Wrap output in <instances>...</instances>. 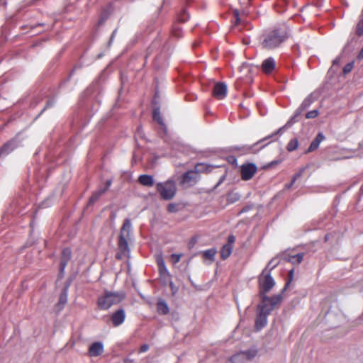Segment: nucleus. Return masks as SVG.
<instances>
[{
    "instance_id": "5fc2aeb1",
    "label": "nucleus",
    "mask_w": 363,
    "mask_h": 363,
    "mask_svg": "<svg viewBox=\"0 0 363 363\" xmlns=\"http://www.w3.org/2000/svg\"><path fill=\"white\" fill-rule=\"evenodd\" d=\"M235 241V238L233 235H230L228 238V243L226 245H230V246H233V244Z\"/></svg>"
},
{
    "instance_id": "0eeeda50",
    "label": "nucleus",
    "mask_w": 363,
    "mask_h": 363,
    "mask_svg": "<svg viewBox=\"0 0 363 363\" xmlns=\"http://www.w3.org/2000/svg\"><path fill=\"white\" fill-rule=\"evenodd\" d=\"M271 313L270 309L264 305H257V314L255 319V328L257 331L262 330L267 324V317Z\"/></svg>"
},
{
    "instance_id": "423d86ee",
    "label": "nucleus",
    "mask_w": 363,
    "mask_h": 363,
    "mask_svg": "<svg viewBox=\"0 0 363 363\" xmlns=\"http://www.w3.org/2000/svg\"><path fill=\"white\" fill-rule=\"evenodd\" d=\"M318 96L315 92L311 93L301 103L299 107L295 111L294 115L290 118V122L297 123L300 121L302 113L306 111L309 106L317 99Z\"/></svg>"
},
{
    "instance_id": "412c9836",
    "label": "nucleus",
    "mask_w": 363,
    "mask_h": 363,
    "mask_svg": "<svg viewBox=\"0 0 363 363\" xmlns=\"http://www.w3.org/2000/svg\"><path fill=\"white\" fill-rule=\"evenodd\" d=\"M104 194H105V189H99L93 192L91 196L88 201L86 208L88 209L90 206H93L96 202H97Z\"/></svg>"
},
{
    "instance_id": "c85d7f7f",
    "label": "nucleus",
    "mask_w": 363,
    "mask_h": 363,
    "mask_svg": "<svg viewBox=\"0 0 363 363\" xmlns=\"http://www.w3.org/2000/svg\"><path fill=\"white\" fill-rule=\"evenodd\" d=\"M289 122H290V119L286 122V123L284 126L279 128L276 132L273 133L271 135H269L267 137L263 138L262 140H264V142L267 141V140H269L270 138H272L273 137H274L275 135H277L278 134H279V135L282 134L284 129L290 128L291 125H293L295 123H289V125H288Z\"/></svg>"
},
{
    "instance_id": "473e14b6",
    "label": "nucleus",
    "mask_w": 363,
    "mask_h": 363,
    "mask_svg": "<svg viewBox=\"0 0 363 363\" xmlns=\"http://www.w3.org/2000/svg\"><path fill=\"white\" fill-rule=\"evenodd\" d=\"M190 18V15L186 9H182V11L177 16V21L180 23H185Z\"/></svg>"
},
{
    "instance_id": "72a5a7b5",
    "label": "nucleus",
    "mask_w": 363,
    "mask_h": 363,
    "mask_svg": "<svg viewBox=\"0 0 363 363\" xmlns=\"http://www.w3.org/2000/svg\"><path fill=\"white\" fill-rule=\"evenodd\" d=\"M298 146V141L296 138L291 139L286 145V150L289 152L294 151Z\"/></svg>"
},
{
    "instance_id": "f03ea898",
    "label": "nucleus",
    "mask_w": 363,
    "mask_h": 363,
    "mask_svg": "<svg viewBox=\"0 0 363 363\" xmlns=\"http://www.w3.org/2000/svg\"><path fill=\"white\" fill-rule=\"evenodd\" d=\"M131 230V222L130 220L126 218L121 227L118 247V252L116 255L117 259H123L125 257H129L130 248L128 243V239L130 237Z\"/></svg>"
},
{
    "instance_id": "49530a36",
    "label": "nucleus",
    "mask_w": 363,
    "mask_h": 363,
    "mask_svg": "<svg viewBox=\"0 0 363 363\" xmlns=\"http://www.w3.org/2000/svg\"><path fill=\"white\" fill-rule=\"evenodd\" d=\"M252 208H253L252 204L246 205L240 211V212L238 213V215H241L242 213L248 212L249 211L252 209Z\"/></svg>"
},
{
    "instance_id": "9b49d317",
    "label": "nucleus",
    "mask_w": 363,
    "mask_h": 363,
    "mask_svg": "<svg viewBox=\"0 0 363 363\" xmlns=\"http://www.w3.org/2000/svg\"><path fill=\"white\" fill-rule=\"evenodd\" d=\"M257 170V165L255 163L243 164L240 167L241 178L244 181H248L252 178Z\"/></svg>"
},
{
    "instance_id": "c03bdc74",
    "label": "nucleus",
    "mask_w": 363,
    "mask_h": 363,
    "mask_svg": "<svg viewBox=\"0 0 363 363\" xmlns=\"http://www.w3.org/2000/svg\"><path fill=\"white\" fill-rule=\"evenodd\" d=\"M167 210L169 213H176L178 211V205L171 203L167 206Z\"/></svg>"
},
{
    "instance_id": "7ed1b4c3",
    "label": "nucleus",
    "mask_w": 363,
    "mask_h": 363,
    "mask_svg": "<svg viewBox=\"0 0 363 363\" xmlns=\"http://www.w3.org/2000/svg\"><path fill=\"white\" fill-rule=\"evenodd\" d=\"M125 298L122 292L105 291L104 295L98 298V306L101 310H107L113 305L121 303Z\"/></svg>"
},
{
    "instance_id": "0e129e2a",
    "label": "nucleus",
    "mask_w": 363,
    "mask_h": 363,
    "mask_svg": "<svg viewBox=\"0 0 363 363\" xmlns=\"http://www.w3.org/2000/svg\"><path fill=\"white\" fill-rule=\"evenodd\" d=\"M162 6H160L158 10L157 11V12L155 13V18H157L161 12V10H162Z\"/></svg>"
},
{
    "instance_id": "a211bd4d",
    "label": "nucleus",
    "mask_w": 363,
    "mask_h": 363,
    "mask_svg": "<svg viewBox=\"0 0 363 363\" xmlns=\"http://www.w3.org/2000/svg\"><path fill=\"white\" fill-rule=\"evenodd\" d=\"M152 118L159 125H160L164 133L167 134V126L164 122L163 118L161 115L160 107L157 106L156 108H153Z\"/></svg>"
},
{
    "instance_id": "cd10ccee",
    "label": "nucleus",
    "mask_w": 363,
    "mask_h": 363,
    "mask_svg": "<svg viewBox=\"0 0 363 363\" xmlns=\"http://www.w3.org/2000/svg\"><path fill=\"white\" fill-rule=\"evenodd\" d=\"M157 311L161 315H166L169 313V307L164 300L160 299L157 302Z\"/></svg>"
},
{
    "instance_id": "393cba45",
    "label": "nucleus",
    "mask_w": 363,
    "mask_h": 363,
    "mask_svg": "<svg viewBox=\"0 0 363 363\" xmlns=\"http://www.w3.org/2000/svg\"><path fill=\"white\" fill-rule=\"evenodd\" d=\"M211 168L212 166H210L207 164L197 163L195 165L194 169L192 170L194 171V172H196V174L200 175L201 173L210 172Z\"/></svg>"
},
{
    "instance_id": "338daca9",
    "label": "nucleus",
    "mask_w": 363,
    "mask_h": 363,
    "mask_svg": "<svg viewBox=\"0 0 363 363\" xmlns=\"http://www.w3.org/2000/svg\"><path fill=\"white\" fill-rule=\"evenodd\" d=\"M294 184V183H292V181H291V183L286 184L285 185L286 189H290L293 186Z\"/></svg>"
},
{
    "instance_id": "8fccbe9b",
    "label": "nucleus",
    "mask_w": 363,
    "mask_h": 363,
    "mask_svg": "<svg viewBox=\"0 0 363 363\" xmlns=\"http://www.w3.org/2000/svg\"><path fill=\"white\" fill-rule=\"evenodd\" d=\"M279 256L280 259H281L283 260H285V261L289 262V259H291V255H289L286 254V252H283V253L279 255Z\"/></svg>"
},
{
    "instance_id": "20e7f679",
    "label": "nucleus",
    "mask_w": 363,
    "mask_h": 363,
    "mask_svg": "<svg viewBox=\"0 0 363 363\" xmlns=\"http://www.w3.org/2000/svg\"><path fill=\"white\" fill-rule=\"evenodd\" d=\"M275 286V281L269 272L263 273L259 277V296L260 299H267V294Z\"/></svg>"
},
{
    "instance_id": "de8ad7c7",
    "label": "nucleus",
    "mask_w": 363,
    "mask_h": 363,
    "mask_svg": "<svg viewBox=\"0 0 363 363\" xmlns=\"http://www.w3.org/2000/svg\"><path fill=\"white\" fill-rule=\"evenodd\" d=\"M281 162V160H273L271 162L268 163L264 167V169H269L274 167V166L279 164Z\"/></svg>"
},
{
    "instance_id": "dca6fc26",
    "label": "nucleus",
    "mask_w": 363,
    "mask_h": 363,
    "mask_svg": "<svg viewBox=\"0 0 363 363\" xmlns=\"http://www.w3.org/2000/svg\"><path fill=\"white\" fill-rule=\"evenodd\" d=\"M125 318V311L122 308L115 311L111 317L112 323L115 327L121 325L124 322Z\"/></svg>"
},
{
    "instance_id": "69168bd1",
    "label": "nucleus",
    "mask_w": 363,
    "mask_h": 363,
    "mask_svg": "<svg viewBox=\"0 0 363 363\" xmlns=\"http://www.w3.org/2000/svg\"><path fill=\"white\" fill-rule=\"evenodd\" d=\"M340 57H336V58L333 60V65L338 64V63H339V62H340Z\"/></svg>"
},
{
    "instance_id": "1a4fd4ad",
    "label": "nucleus",
    "mask_w": 363,
    "mask_h": 363,
    "mask_svg": "<svg viewBox=\"0 0 363 363\" xmlns=\"http://www.w3.org/2000/svg\"><path fill=\"white\" fill-rule=\"evenodd\" d=\"M21 141L16 135L5 143L0 148V159L5 157L21 146Z\"/></svg>"
},
{
    "instance_id": "79ce46f5",
    "label": "nucleus",
    "mask_w": 363,
    "mask_h": 363,
    "mask_svg": "<svg viewBox=\"0 0 363 363\" xmlns=\"http://www.w3.org/2000/svg\"><path fill=\"white\" fill-rule=\"evenodd\" d=\"M135 140H137L138 138H140L141 139H145V135L143 130V128L141 126H138L135 135Z\"/></svg>"
},
{
    "instance_id": "e433bc0d",
    "label": "nucleus",
    "mask_w": 363,
    "mask_h": 363,
    "mask_svg": "<svg viewBox=\"0 0 363 363\" xmlns=\"http://www.w3.org/2000/svg\"><path fill=\"white\" fill-rule=\"evenodd\" d=\"M293 277H294V269H291L289 272L288 280L285 283L284 288L281 289V293H284L287 290V289L289 288V286L291 284V281L293 280Z\"/></svg>"
},
{
    "instance_id": "bb28decb",
    "label": "nucleus",
    "mask_w": 363,
    "mask_h": 363,
    "mask_svg": "<svg viewBox=\"0 0 363 363\" xmlns=\"http://www.w3.org/2000/svg\"><path fill=\"white\" fill-rule=\"evenodd\" d=\"M160 45H161V42L160 40L157 39V40H154L152 43V44L147 49V54L145 56V59H147L148 56L151 55L155 51L158 50V49L160 48Z\"/></svg>"
},
{
    "instance_id": "774afa93",
    "label": "nucleus",
    "mask_w": 363,
    "mask_h": 363,
    "mask_svg": "<svg viewBox=\"0 0 363 363\" xmlns=\"http://www.w3.org/2000/svg\"><path fill=\"white\" fill-rule=\"evenodd\" d=\"M47 202H48V201H43V202L41 203L40 206H41L42 208H45V207H46V206H47V205H46V203H47Z\"/></svg>"
},
{
    "instance_id": "58836bf2",
    "label": "nucleus",
    "mask_w": 363,
    "mask_h": 363,
    "mask_svg": "<svg viewBox=\"0 0 363 363\" xmlns=\"http://www.w3.org/2000/svg\"><path fill=\"white\" fill-rule=\"evenodd\" d=\"M172 33L174 37L179 38L182 36V30L179 26L174 24L172 30Z\"/></svg>"
},
{
    "instance_id": "13d9d810",
    "label": "nucleus",
    "mask_w": 363,
    "mask_h": 363,
    "mask_svg": "<svg viewBox=\"0 0 363 363\" xmlns=\"http://www.w3.org/2000/svg\"><path fill=\"white\" fill-rule=\"evenodd\" d=\"M228 161H229L230 162H231L232 164H236V165H237V159H236V157H234V156H230V157H229V158H228Z\"/></svg>"
},
{
    "instance_id": "a19ab883",
    "label": "nucleus",
    "mask_w": 363,
    "mask_h": 363,
    "mask_svg": "<svg viewBox=\"0 0 363 363\" xmlns=\"http://www.w3.org/2000/svg\"><path fill=\"white\" fill-rule=\"evenodd\" d=\"M319 111L318 109H314L313 111H308L306 114V118H315L318 116Z\"/></svg>"
},
{
    "instance_id": "7c9ffc66",
    "label": "nucleus",
    "mask_w": 363,
    "mask_h": 363,
    "mask_svg": "<svg viewBox=\"0 0 363 363\" xmlns=\"http://www.w3.org/2000/svg\"><path fill=\"white\" fill-rule=\"evenodd\" d=\"M68 286H65L60 295L58 305L64 306L67 301Z\"/></svg>"
},
{
    "instance_id": "052dcab7",
    "label": "nucleus",
    "mask_w": 363,
    "mask_h": 363,
    "mask_svg": "<svg viewBox=\"0 0 363 363\" xmlns=\"http://www.w3.org/2000/svg\"><path fill=\"white\" fill-rule=\"evenodd\" d=\"M170 277H167V276H165V277L164 278H161V280H162V282L164 285H167V281H168V278H169Z\"/></svg>"
},
{
    "instance_id": "e2e57ef3",
    "label": "nucleus",
    "mask_w": 363,
    "mask_h": 363,
    "mask_svg": "<svg viewBox=\"0 0 363 363\" xmlns=\"http://www.w3.org/2000/svg\"><path fill=\"white\" fill-rule=\"evenodd\" d=\"M331 237H332V234H330V233H328V234H326V235H325V238H324L325 242H328V241H329Z\"/></svg>"
},
{
    "instance_id": "2f4dec72",
    "label": "nucleus",
    "mask_w": 363,
    "mask_h": 363,
    "mask_svg": "<svg viewBox=\"0 0 363 363\" xmlns=\"http://www.w3.org/2000/svg\"><path fill=\"white\" fill-rule=\"evenodd\" d=\"M216 254V250L214 248L206 250L202 252L203 258L208 259L211 262L214 261Z\"/></svg>"
},
{
    "instance_id": "c9c22d12",
    "label": "nucleus",
    "mask_w": 363,
    "mask_h": 363,
    "mask_svg": "<svg viewBox=\"0 0 363 363\" xmlns=\"http://www.w3.org/2000/svg\"><path fill=\"white\" fill-rule=\"evenodd\" d=\"M304 253H298L297 255L291 256V259H289V262L293 264H300L303 259Z\"/></svg>"
},
{
    "instance_id": "6e6d98bb",
    "label": "nucleus",
    "mask_w": 363,
    "mask_h": 363,
    "mask_svg": "<svg viewBox=\"0 0 363 363\" xmlns=\"http://www.w3.org/2000/svg\"><path fill=\"white\" fill-rule=\"evenodd\" d=\"M152 104L153 106V108H156L157 106L160 107L159 99H157L156 96H154Z\"/></svg>"
},
{
    "instance_id": "aec40b11",
    "label": "nucleus",
    "mask_w": 363,
    "mask_h": 363,
    "mask_svg": "<svg viewBox=\"0 0 363 363\" xmlns=\"http://www.w3.org/2000/svg\"><path fill=\"white\" fill-rule=\"evenodd\" d=\"M275 68V60L273 57H268L262 62V69L266 74L271 73Z\"/></svg>"
},
{
    "instance_id": "c756f323",
    "label": "nucleus",
    "mask_w": 363,
    "mask_h": 363,
    "mask_svg": "<svg viewBox=\"0 0 363 363\" xmlns=\"http://www.w3.org/2000/svg\"><path fill=\"white\" fill-rule=\"evenodd\" d=\"M233 246L230 245H224L220 250V257L225 260L230 257L232 253Z\"/></svg>"
},
{
    "instance_id": "4d7b16f0",
    "label": "nucleus",
    "mask_w": 363,
    "mask_h": 363,
    "mask_svg": "<svg viewBox=\"0 0 363 363\" xmlns=\"http://www.w3.org/2000/svg\"><path fill=\"white\" fill-rule=\"evenodd\" d=\"M149 349V345L147 344L143 345L140 348V352H145Z\"/></svg>"
},
{
    "instance_id": "9d476101",
    "label": "nucleus",
    "mask_w": 363,
    "mask_h": 363,
    "mask_svg": "<svg viewBox=\"0 0 363 363\" xmlns=\"http://www.w3.org/2000/svg\"><path fill=\"white\" fill-rule=\"evenodd\" d=\"M200 175L194 172L192 169L184 172L179 181L180 185L184 186L185 187H191L194 186L199 180Z\"/></svg>"
},
{
    "instance_id": "6e6552de",
    "label": "nucleus",
    "mask_w": 363,
    "mask_h": 363,
    "mask_svg": "<svg viewBox=\"0 0 363 363\" xmlns=\"http://www.w3.org/2000/svg\"><path fill=\"white\" fill-rule=\"evenodd\" d=\"M262 143H264V140H262V138L251 145H245L242 146H235L233 147V149L240 152L242 155L256 154L259 150H261L262 149L265 147L268 144L270 143V142H269V143L262 145L261 146L257 147L258 145L262 144Z\"/></svg>"
},
{
    "instance_id": "09e8293b",
    "label": "nucleus",
    "mask_w": 363,
    "mask_h": 363,
    "mask_svg": "<svg viewBox=\"0 0 363 363\" xmlns=\"http://www.w3.org/2000/svg\"><path fill=\"white\" fill-rule=\"evenodd\" d=\"M233 13L235 18V23L237 24L240 23L241 21L240 17V13L238 9H234L233 11Z\"/></svg>"
},
{
    "instance_id": "f704fd0d",
    "label": "nucleus",
    "mask_w": 363,
    "mask_h": 363,
    "mask_svg": "<svg viewBox=\"0 0 363 363\" xmlns=\"http://www.w3.org/2000/svg\"><path fill=\"white\" fill-rule=\"evenodd\" d=\"M55 99L54 98L50 99L44 108L41 110V111L38 113V115L35 117L37 119L41 114H43L47 109L52 108L55 104Z\"/></svg>"
},
{
    "instance_id": "6ab92c4d",
    "label": "nucleus",
    "mask_w": 363,
    "mask_h": 363,
    "mask_svg": "<svg viewBox=\"0 0 363 363\" xmlns=\"http://www.w3.org/2000/svg\"><path fill=\"white\" fill-rule=\"evenodd\" d=\"M325 139V135L323 133H318L315 138L311 143L308 148L306 150L305 153L313 152L318 149L320 143Z\"/></svg>"
},
{
    "instance_id": "3c124183",
    "label": "nucleus",
    "mask_w": 363,
    "mask_h": 363,
    "mask_svg": "<svg viewBox=\"0 0 363 363\" xmlns=\"http://www.w3.org/2000/svg\"><path fill=\"white\" fill-rule=\"evenodd\" d=\"M171 257H172V259L173 262L174 263H177L180 260L181 255L172 254L171 255Z\"/></svg>"
},
{
    "instance_id": "4468645a",
    "label": "nucleus",
    "mask_w": 363,
    "mask_h": 363,
    "mask_svg": "<svg viewBox=\"0 0 363 363\" xmlns=\"http://www.w3.org/2000/svg\"><path fill=\"white\" fill-rule=\"evenodd\" d=\"M212 94L219 100L223 99L227 95V85L224 82L216 83Z\"/></svg>"
},
{
    "instance_id": "603ef678",
    "label": "nucleus",
    "mask_w": 363,
    "mask_h": 363,
    "mask_svg": "<svg viewBox=\"0 0 363 363\" xmlns=\"http://www.w3.org/2000/svg\"><path fill=\"white\" fill-rule=\"evenodd\" d=\"M225 179V176L223 175L220 177L218 182L216 183V184L213 187V190L216 189Z\"/></svg>"
},
{
    "instance_id": "37998d69",
    "label": "nucleus",
    "mask_w": 363,
    "mask_h": 363,
    "mask_svg": "<svg viewBox=\"0 0 363 363\" xmlns=\"http://www.w3.org/2000/svg\"><path fill=\"white\" fill-rule=\"evenodd\" d=\"M306 169V167H302L297 173L294 175L292 178V183H294L298 178L302 176Z\"/></svg>"
},
{
    "instance_id": "680f3d73",
    "label": "nucleus",
    "mask_w": 363,
    "mask_h": 363,
    "mask_svg": "<svg viewBox=\"0 0 363 363\" xmlns=\"http://www.w3.org/2000/svg\"><path fill=\"white\" fill-rule=\"evenodd\" d=\"M363 58V46H362V48L361 49V50L359 51L358 55H357V59L358 60H362Z\"/></svg>"
},
{
    "instance_id": "4c0bfd02",
    "label": "nucleus",
    "mask_w": 363,
    "mask_h": 363,
    "mask_svg": "<svg viewBox=\"0 0 363 363\" xmlns=\"http://www.w3.org/2000/svg\"><path fill=\"white\" fill-rule=\"evenodd\" d=\"M359 21L357 25L356 33L359 36H362L363 35V15H360Z\"/></svg>"
},
{
    "instance_id": "b1692460",
    "label": "nucleus",
    "mask_w": 363,
    "mask_h": 363,
    "mask_svg": "<svg viewBox=\"0 0 363 363\" xmlns=\"http://www.w3.org/2000/svg\"><path fill=\"white\" fill-rule=\"evenodd\" d=\"M280 259L279 256L277 255L275 257L272 258L267 264L266 267L263 270V273H266L267 271L271 274V272L279 264Z\"/></svg>"
},
{
    "instance_id": "5701e85b",
    "label": "nucleus",
    "mask_w": 363,
    "mask_h": 363,
    "mask_svg": "<svg viewBox=\"0 0 363 363\" xmlns=\"http://www.w3.org/2000/svg\"><path fill=\"white\" fill-rule=\"evenodd\" d=\"M138 182L145 186H152L155 181L152 176L149 174H142L138 177Z\"/></svg>"
},
{
    "instance_id": "39448f33",
    "label": "nucleus",
    "mask_w": 363,
    "mask_h": 363,
    "mask_svg": "<svg viewBox=\"0 0 363 363\" xmlns=\"http://www.w3.org/2000/svg\"><path fill=\"white\" fill-rule=\"evenodd\" d=\"M157 191L163 200H172L176 195L177 186L175 182L169 179L165 182H159L156 185Z\"/></svg>"
},
{
    "instance_id": "4be33fe9",
    "label": "nucleus",
    "mask_w": 363,
    "mask_h": 363,
    "mask_svg": "<svg viewBox=\"0 0 363 363\" xmlns=\"http://www.w3.org/2000/svg\"><path fill=\"white\" fill-rule=\"evenodd\" d=\"M158 271L160 273V278H164L165 276L171 277L168 269L166 267L165 263L162 257H160L157 260Z\"/></svg>"
},
{
    "instance_id": "f8f14e48",
    "label": "nucleus",
    "mask_w": 363,
    "mask_h": 363,
    "mask_svg": "<svg viewBox=\"0 0 363 363\" xmlns=\"http://www.w3.org/2000/svg\"><path fill=\"white\" fill-rule=\"evenodd\" d=\"M283 294L284 293L281 292L279 294L274 295L270 297L267 296V299H261V302L259 304L266 306L267 307V309H270V312H272L277 305H279L282 302Z\"/></svg>"
},
{
    "instance_id": "a18cd8bd",
    "label": "nucleus",
    "mask_w": 363,
    "mask_h": 363,
    "mask_svg": "<svg viewBox=\"0 0 363 363\" xmlns=\"http://www.w3.org/2000/svg\"><path fill=\"white\" fill-rule=\"evenodd\" d=\"M169 285L171 289L172 295H175L178 292V287L171 280L169 281Z\"/></svg>"
},
{
    "instance_id": "ddd939ff",
    "label": "nucleus",
    "mask_w": 363,
    "mask_h": 363,
    "mask_svg": "<svg viewBox=\"0 0 363 363\" xmlns=\"http://www.w3.org/2000/svg\"><path fill=\"white\" fill-rule=\"evenodd\" d=\"M71 255L72 252L69 248H65L62 251V255L60 258V272L59 275L60 278H62L64 276L65 269L67 265L68 262L71 259Z\"/></svg>"
},
{
    "instance_id": "bf43d9fd",
    "label": "nucleus",
    "mask_w": 363,
    "mask_h": 363,
    "mask_svg": "<svg viewBox=\"0 0 363 363\" xmlns=\"http://www.w3.org/2000/svg\"><path fill=\"white\" fill-rule=\"evenodd\" d=\"M116 33V30H113V33H112V34H111V36L110 40H109V42H108V45H111V43H112V41H113V38H114V36H115Z\"/></svg>"
},
{
    "instance_id": "864d4df0",
    "label": "nucleus",
    "mask_w": 363,
    "mask_h": 363,
    "mask_svg": "<svg viewBox=\"0 0 363 363\" xmlns=\"http://www.w3.org/2000/svg\"><path fill=\"white\" fill-rule=\"evenodd\" d=\"M111 184H112V180L111 179H108L105 182V187L100 188L99 189H105V193H106L108 191V189H109V187L111 186Z\"/></svg>"
},
{
    "instance_id": "ea45409f",
    "label": "nucleus",
    "mask_w": 363,
    "mask_h": 363,
    "mask_svg": "<svg viewBox=\"0 0 363 363\" xmlns=\"http://www.w3.org/2000/svg\"><path fill=\"white\" fill-rule=\"evenodd\" d=\"M354 67V62H350L345 65L342 69V72L345 75L350 73Z\"/></svg>"
},
{
    "instance_id": "f257e3e1",
    "label": "nucleus",
    "mask_w": 363,
    "mask_h": 363,
    "mask_svg": "<svg viewBox=\"0 0 363 363\" xmlns=\"http://www.w3.org/2000/svg\"><path fill=\"white\" fill-rule=\"evenodd\" d=\"M290 30L286 24L275 26L273 29L266 31L261 36V45L267 50L278 48L286 41L289 36Z\"/></svg>"
},
{
    "instance_id": "2eb2a0df",
    "label": "nucleus",
    "mask_w": 363,
    "mask_h": 363,
    "mask_svg": "<svg viewBox=\"0 0 363 363\" xmlns=\"http://www.w3.org/2000/svg\"><path fill=\"white\" fill-rule=\"evenodd\" d=\"M257 354V350L255 348H251L246 351L240 352L235 354L231 357L233 362H236L240 357L245 358L248 360L252 359Z\"/></svg>"
},
{
    "instance_id": "a878e982",
    "label": "nucleus",
    "mask_w": 363,
    "mask_h": 363,
    "mask_svg": "<svg viewBox=\"0 0 363 363\" xmlns=\"http://www.w3.org/2000/svg\"><path fill=\"white\" fill-rule=\"evenodd\" d=\"M241 195L238 192L234 191H229L226 195V200L228 204H232L239 201Z\"/></svg>"
},
{
    "instance_id": "f3484780",
    "label": "nucleus",
    "mask_w": 363,
    "mask_h": 363,
    "mask_svg": "<svg viewBox=\"0 0 363 363\" xmlns=\"http://www.w3.org/2000/svg\"><path fill=\"white\" fill-rule=\"evenodd\" d=\"M104 352V345L101 342H94L89 348V354L90 357H98Z\"/></svg>"
}]
</instances>
